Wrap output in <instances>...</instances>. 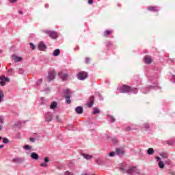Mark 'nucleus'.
Here are the masks:
<instances>
[{
	"instance_id": "nucleus-39",
	"label": "nucleus",
	"mask_w": 175,
	"mask_h": 175,
	"mask_svg": "<svg viewBox=\"0 0 175 175\" xmlns=\"http://www.w3.org/2000/svg\"><path fill=\"white\" fill-rule=\"evenodd\" d=\"M29 45H30V47H31L32 50H35V45L33 44V43L30 42Z\"/></svg>"
},
{
	"instance_id": "nucleus-52",
	"label": "nucleus",
	"mask_w": 175,
	"mask_h": 175,
	"mask_svg": "<svg viewBox=\"0 0 175 175\" xmlns=\"http://www.w3.org/2000/svg\"><path fill=\"white\" fill-rule=\"evenodd\" d=\"M17 0H10V2L11 3H14V2H16Z\"/></svg>"
},
{
	"instance_id": "nucleus-15",
	"label": "nucleus",
	"mask_w": 175,
	"mask_h": 175,
	"mask_svg": "<svg viewBox=\"0 0 175 175\" xmlns=\"http://www.w3.org/2000/svg\"><path fill=\"white\" fill-rule=\"evenodd\" d=\"M31 159L38 161L39 159V154H38V153H36V152H31Z\"/></svg>"
},
{
	"instance_id": "nucleus-57",
	"label": "nucleus",
	"mask_w": 175,
	"mask_h": 175,
	"mask_svg": "<svg viewBox=\"0 0 175 175\" xmlns=\"http://www.w3.org/2000/svg\"><path fill=\"white\" fill-rule=\"evenodd\" d=\"M0 148H3V145H0Z\"/></svg>"
},
{
	"instance_id": "nucleus-25",
	"label": "nucleus",
	"mask_w": 175,
	"mask_h": 175,
	"mask_svg": "<svg viewBox=\"0 0 175 175\" xmlns=\"http://www.w3.org/2000/svg\"><path fill=\"white\" fill-rule=\"evenodd\" d=\"M57 107V102L53 101L51 103V105H50V109H54Z\"/></svg>"
},
{
	"instance_id": "nucleus-48",
	"label": "nucleus",
	"mask_w": 175,
	"mask_h": 175,
	"mask_svg": "<svg viewBox=\"0 0 175 175\" xmlns=\"http://www.w3.org/2000/svg\"><path fill=\"white\" fill-rule=\"evenodd\" d=\"M161 156L163 158H167V154H161Z\"/></svg>"
},
{
	"instance_id": "nucleus-16",
	"label": "nucleus",
	"mask_w": 175,
	"mask_h": 175,
	"mask_svg": "<svg viewBox=\"0 0 175 175\" xmlns=\"http://www.w3.org/2000/svg\"><path fill=\"white\" fill-rule=\"evenodd\" d=\"M12 59L15 62H20V61H21V59H23V58H21V57L17 56L16 55H12Z\"/></svg>"
},
{
	"instance_id": "nucleus-50",
	"label": "nucleus",
	"mask_w": 175,
	"mask_h": 175,
	"mask_svg": "<svg viewBox=\"0 0 175 175\" xmlns=\"http://www.w3.org/2000/svg\"><path fill=\"white\" fill-rule=\"evenodd\" d=\"M2 129H3V126L0 123V131H2Z\"/></svg>"
},
{
	"instance_id": "nucleus-33",
	"label": "nucleus",
	"mask_w": 175,
	"mask_h": 175,
	"mask_svg": "<svg viewBox=\"0 0 175 175\" xmlns=\"http://www.w3.org/2000/svg\"><path fill=\"white\" fill-rule=\"evenodd\" d=\"M165 165H172V161L170 159H167L165 161Z\"/></svg>"
},
{
	"instance_id": "nucleus-21",
	"label": "nucleus",
	"mask_w": 175,
	"mask_h": 175,
	"mask_svg": "<svg viewBox=\"0 0 175 175\" xmlns=\"http://www.w3.org/2000/svg\"><path fill=\"white\" fill-rule=\"evenodd\" d=\"M13 162L15 163H21V162H23V159H21L20 157H16L13 159Z\"/></svg>"
},
{
	"instance_id": "nucleus-29",
	"label": "nucleus",
	"mask_w": 175,
	"mask_h": 175,
	"mask_svg": "<svg viewBox=\"0 0 175 175\" xmlns=\"http://www.w3.org/2000/svg\"><path fill=\"white\" fill-rule=\"evenodd\" d=\"M99 113H100V111H99V109L98 108H94L93 109V114H99Z\"/></svg>"
},
{
	"instance_id": "nucleus-42",
	"label": "nucleus",
	"mask_w": 175,
	"mask_h": 175,
	"mask_svg": "<svg viewBox=\"0 0 175 175\" xmlns=\"http://www.w3.org/2000/svg\"><path fill=\"white\" fill-rule=\"evenodd\" d=\"M42 79H39L36 83L37 85H40V83H42Z\"/></svg>"
},
{
	"instance_id": "nucleus-46",
	"label": "nucleus",
	"mask_w": 175,
	"mask_h": 175,
	"mask_svg": "<svg viewBox=\"0 0 175 175\" xmlns=\"http://www.w3.org/2000/svg\"><path fill=\"white\" fill-rule=\"evenodd\" d=\"M92 3H94V0H88L89 5H92Z\"/></svg>"
},
{
	"instance_id": "nucleus-35",
	"label": "nucleus",
	"mask_w": 175,
	"mask_h": 175,
	"mask_svg": "<svg viewBox=\"0 0 175 175\" xmlns=\"http://www.w3.org/2000/svg\"><path fill=\"white\" fill-rule=\"evenodd\" d=\"M4 120L5 118H3V116H0V124H3Z\"/></svg>"
},
{
	"instance_id": "nucleus-53",
	"label": "nucleus",
	"mask_w": 175,
	"mask_h": 175,
	"mask_svg": "<svg viewBox=\"0 0 175 175\" xmlns=\"http://www.w3.org/2000/svg\"><path fill=\"white\" fill-rule=\"evenodd\" d=\"M45 92H50V89L47 88L46 90H44Z\"/></svg>"
},
{
	"instance_id": "nucleus-18",
	"label": "nucleus",
	"mask_w": 175,
	"mask_h": 175,
	"mask_svg": "<svg viewBox=\"0 0 175 175\" xmlns=\"http://www.w3.org/2000/svg\"><path fill=\"white\" fill-rule=\"evenodd\" d=\"M148 9L150 12H158L159 10V8L157 6H149Z\"/></svg>"
},
{
	"instance_id": "nucleus-44",
	"label": "nucleus",
	"mask_w": 175,
	"mask_h": 175,
	"mask_svg": "<svg viewBox=\"0 0 175 175\" xmlns=\"http://www.w3.org/2000/svg\"><path fill=\"white\" fill-rule=\"evenodd\" d=\"M109 157H114V155H116V152H111L109 154Z\"/></svg>"
},
{
	"instance_id": "nucleus-20",
	"label": "nucleus",
	"mask_w": 175,
	"mask_h": 175,
	"mask_svg": "<svg viewBox=\"0 0 175 175\" xmlns=\"http://www.w3.org/2000/svg\"><path fill=\"white\" fill-rule=\"evenodd\" d=\"M135 129H136V127H135V125H132L131 126L126 127L125 131H126V132H129V131H135Z\"/></svg>"
},
{
	"instance_id": "nucleus-4",
	"label": "nucleus",
	"mask_w": 175,
	"mask_h": 175,
	"mask_svg": "<svg viewBox=\"0 0 175 175\" xmlns=\"http://www.w3.org/2000/svg\"><path fill=\"white\" fill-rule=\"evenodd\" d=\"M44 32L46 33V35H49V38H51V39H57L58 38V34L54 31L44 30Z\"/></svg>"
},
{
	"instance_id": "nucleus-59",
	"label": "nucleus",
	"mask_w": 175,
	"mask_h": 175,
	"mask_svg": "<svg viewBox=\"0 0 175 175\" xmlns=\"http://www.w3.org/2000/svg\"><path fill=\"white\" fill-rule=\"evenodd\" d=\"M0 140H2V137H0Z\"/></svg>"
},
{
	"instance_id": "nucleus-3",
	"label": "nucleus",
	"mask_w": 175,
	"mask_h": 175,
	"mask_svg": "<svg viewBox=\"0 0 175 175\" xmlns=\"http://www.w3.org/2000/svg\"><path fill=\"white\" fill-rule=\"evenodd\" d=\"M64 97L66 99V103L68 105H70V103H72V101L70 100V96H72V91H70V90L69 89H66L64 90Z\"/></svg>"
},
{
	"instance_id": "nucleus-49",
	"label": "nucleus",
	"mask_w": 175,
	"mask_h": 175,
	"mask_svg": "<svg viewBox=\"0 0 175 175\" xmlns=\"http://www.w3.org/2000/svg\"><path fill=\"white\" fill-rule=\"evenodd\" d=\"M29 140H30V142H31V143H33V142H35V138L31 137V138L29 139Z\"/></svg>"
},
{
	"instance_id": "nucleus-51",
	"label": "nucleus",
	"mask_w": 175,
	"mask_h": 175,
	"mask_svg": "<svg viewBox=\"0 0 175 175\" xmlns=\"http://www.w3.org/2000/svg\"><path fill=\"white\" fill-rule=\"evenodd\" d=\"M172 80L174 81V83H175V75L172 76Z\"/></svg>"
},
{
	"instance_id": "nucleus-31",
	"label": "nucleus",
	"mask_w": 175,
	"mask_h": 175,
	"mask_svg": "<svg viewBox=\"0 0 175 175\" xmlns=\"http://www.w3.org/2000/svg\"><path fill=\"white\" fill-rule=\"evenodd\" d=\"M3 98V92H2V90H0V103L2 102Z\"/></svg>"
},
{
	"instance_id": "nucleus-56",
	"label": "nucleus",
	"mask_w": 175,
	"mask_h": 175,
	"mask_svg": "<svg viewBox=\"0 0 175 175\" xmlns=\"http://www.w3.org/2000/svg\"><path fill=\"white\" fill-rule=\"evenodd\" d=\"M45 8H49V4H46Z\"/></svg>"
},
{
	"instance_id": "nucleus-9",
	"label": "nucleus",
	"mask_w": 175,
	"mask_h": 175,
	"mask_svg": "<svg viewBox=\"0 0 175 175\" xmlns=\"http://www.w3.org/2000/svg\"><path fill=\"white\" fill-rule=\"evenodd\" d=\"M55 79V70H51L49 72L48 79L50 81Z\"/></svg>"
},
{
	"instance_id": "nucleus-11",
	"label": "nucleus",
	"mask_w": 175,
	"mask_h": 175,
	"mask_svg": "<svg viewBox=\"0 0 175 175\" xmlns=\"http://www.w3.org/2000/svg\"><path fill=\"white\" fill-rule=\"evenodd\" d=\"M52 120H53V113L48 112L45 115V120L46 121V122H50V121H51Z\"/></svg>"
},
{
	"instance_id": "nucleus-37",
	"label": "nucleus",
	"mask_w": 175,
	"mask_h": 175,
	"mask_svg": "<svg viewBox=\"0 0 175 175\" xmlns=\"http://www.w3.org/2000/svg\"><path fill=\"white\" fill-rule=\"evenodd\" d=\"M18 73H19V75H23L24 73V69L20 68L18 70Z\"/></svg>"
},
{
	"instance_id": "nucleus-36",
	"label": "nucleus",
	"mask_w": 175,
	"mask_h": 175,
	"mask_svg": "<svg viewBox=\"0 0 175 175\" xmlns=\"http://www.w3.org/2000/svg\"><path fill=\"white\" fill-rule=\"evenodd\" d=\"M8 73L13 75L14 73V70L12 68H10L8 70Z\"/></svg>"
},
{
	"instance_id": "nucleus-45",
	"label": "nucleus",
	"mask_w": 175,
	"mask_h": 175,
	"mask_svg": "<svg viewBox=\"0 0 175 175\" xmlns=\"http://www.w3.org/2000/svg\"><path fill=\"white\" fill-rule=\"evenodd\" d=\"M90 57H86V58H85V63H86V64H90Z\"/></svg>"
},
{
	"instance_id": "nucleus-13",
	"label": "nucleus",
	"mask_w": 175,
	"mask_h": 175,
	"mask_svg": "<svg viewBox=\"0 0 175 175\" xmlns=\"http://www.w3.org/2000/svg\"><path fill=\"white\" fill-rule=\"evenodd\" d=\"M151 88H152L153 90H155V88H158V86L157 85H150L148 88H147V92H146V90L144 89H142V91L143 92V94H147L150 90H151Z\"/></svg>"
},
{
	"instance_id": "nucleus-19",
	"label": "nucleus",
	"mask_w": 175,
	"mask_h": 175,
	"mask_svg": "<svg viewBox=\"0 0 175 175\" xmlns=\"http://www.w3.org/2000/svg\"><path fill=\"white\" fill-rule=\"evenodd\" d=\"M75 111L77 114H83V108L82 107L79 106L75 108Z\"/></svg>"
},
{
	"instance_id": "nucleus-2",
	"label": "nucleus",
	"mask_w": 175,
	"mask_h": 175,
	"mask_svg": "<svg viewBox=\"0 0 175 175\" xmlns=\"http://www.w3.org/2000/svg\"><path fill=\"white\" fill-rule=\"evenodd\" d=\"M121 172H126L128 175H140V171L136 167H130L127 170H125L124 167H120Z\"/></svg>"
},
{
	"instance_id": "nucleus-22",
	"label": "nucleus",
	"mask_w": 175,
	"mask_h": 175,
	"mask_svg": "<svg viewBox=\"0 0 175 175\" xmlns=\"http://www.w3.org/2000/svg\"><path fill=\"white\" fill-rule=\"evenodd\" d=\"M59 53H61L59 49H55L53 53V57H58V55H59Z\"/></svg>"
},
{
	"instance_id": "nucleus-28",
	"label": "nucleus",
	"mask_w": 175,
	"mask_h": 175,
	"mask_svg": "<svg viewBox=\"0 0 175 175\" xmlns=\"http://www.w3.org/2000/svg\"><path fill=\"white\" fill-rule=\"evenodd\" d=\"M96 162L97 165H103V163H104L103 160L102 159H97L96 160Z\"/></svg>"
},
{
	"instance_id": "nucleus-17",
	"label": "nucleus",
	"mask_w": 175,
	"mask_h": 175,
	"mask_svg": "<svg viewBox=\"0 0 175 175\" xmlns=\"http://www.w3.org/2000/svg\"><path fill=\"white\" fill-rule=\"evenodd\" d=\"M144 62L145 64H151V62H152V59L151 58V57L146 56L144 57Z\"/></svg>"
},
{
	"instance_id": "nucleus-5",
	"label": "nucleus",
	"mask_w": 175,
	"mask_h": 175,
	"mask_svg": "<svg viewBox=\"0 0 175 175\" xmlns=\"http://www.w3.org/2000/svg\"><path fill=\"white\" fill-rule=\"evenodd\" d=\"M59 77L62 80L65 81L68 79V71L67 70H62L60 72H59Z\"/></svg>"
},
{
	"instance_id": "nucleus-1",
	"label": "nucleus",
	"mask_w": 175,
	"mask_h": 175,
	"mask_svg": "<svg viewBox=\"0 0 175 175\" xmlns=\"http://www.w3.org/2000/svg\"><path fill=\"white\" fill-rule=\"evenodd\" d=\"M120 92L122 94H126L128 92H132L133 94H137V88H131L130 86L123 85L120 88H118Z\"/></svg>"
},
{
	"instance_id": "nucleus-38",
	"label": "nucleus",
	"mask_w": 175,
	"mask_h": 175,
	"mask_svg": "<svg viewBox=\"0 0 175 175\" xmlns=\"http://www.w3.org/2000/svg\"><path fill=\"white\" fill-rule=\"evenodd\" d=\"M3 143L7 144V143H9V139H8V138H3Z\"/></svg>"
},
{
	"instance_id": "nucleus-7",
	"label": "nucleus",
	"mask_w": 175,
	"mask_h": 175,
	"mask_svg": "<svg viewBox=\"0 0 175 175\" xmlns=\"http://www.w3.org/2000/svg\"><path fill=\"white\" fill-rule=\"evenodd\" d=\"M88 77V75L86 72H81L78 74L79 80H85Z\"/></svg>"
},
{
	"instance_id": "nucleus-12",
	"label": "nucleus",
	"mask_w": 175,
	"mask_h": 175,
	"mask_svg": "<svg viewBox=\"0 0 175 175\" xmlns=\"http://www.w3.org/2000/svg\"><path fill=\"white\" fill-rule=\"evenodd\" d=\"M38 49L40 50V51H44L46 49V44L43 42H40L38 44Z\"/></svg>"
},
{
	"instance_id": "nucleus-8",
	"label": "nucleus",
	"mask_w": 175,
	"mask_h": 175,
	"mask_svg": "<svg viewBox=\"0 0 175 175\" xmlns=\"http://www.w3.org/2000/svg\"><path fill=\"white\" fill-rule=\"evenodd\" d=\"M94 100H95V97L94 96H90L88 102L87 103V106L88 107H92V106H94Z\"/></svg>"
},
{
	"instance_id": "nucleus-30",
	"label": "nucleus",
	"mask_w": 175,
	"mask_h": 175,
	"mask_svg": "<svg viewBox=\"0 0 175 175\" xmlns=\"http://www.w3.org/2000/svg\"><path fill=\"white\" fill-rule=\"evenodd\" d=\"M109 120H110L111 122H114L116 121V118L113 117L112 116H108Z\"/></svg>"
},
{
	"instance_id": "nucleus-40",
	"label": "nucleus",
	"mask_w": 175,
	"mask_h": 175,
	"mask_svg": "<svg viewBox=\"0 0 175 175\" xmlns=\"http://www.w3.org/2000/svg\"><path fill=\"white\" fill-rule=\"evenodd\" d=\"M112 142L115 144H117L118 143V140H117L116 138H112Z\"/></svg>"
},
{
	"instance_id": "nucleus-32",
	"label": "nucleus",
	"mask_w": 175,
	"mask_h": 175,
	"mask_svg": "<svg viewBox=\"0 0 175 175\" xmlns=\"http://www.w3.org/2000/svg\"><path fill=\"white\" fill-rule=\"evenodd\" d=\"M23 148H24L25 150H26L27 151H28V150H31V146H29V145H25V146L23 147Z\"/></svg>"
},
{
	"instance_id": "nucleus-41",
	"label": "nucleus",
	"mask_w": 175,
	"mask_h": 175,
	"mask_svg": "<svg viewBox=\"0 0 175 175\" xmlns=\"http://www.w3.org/2000/svg\"><path fill=\"white\" fill-rule=\"evenodd\" d=\"M64 174L65 175H73V174L72 172H69V171H66L64 172Z\"/></svg>"
},
{
	"instance_id": "nucleus-43",
	"label": "nucleus",
	"mask_w": 175,
	"mask_h": 175,
	"mask_svg": "<svg viewBox=\"0 0 175 175\" xmlns=\"http://www.w3.org/2000/svg\"><path fill=\"white\" fill-rule=\"evenodd\" d=\"M175 144V139L174 141H170L168 142V144H170V146H172V144Z\"/></svg>"
},
{
	"instance_id": "nucleus-14",
	"label": "nucleus",
	"mask_w": 175,
	"mask_h": 175,
	"mask_svg": "<svg viewBox=\"0 0 175 175\" xmlns=\"http://www.w3.org/2000/svg\"><path fill=\"white\" fill-rule=\"evenodd\" d=\"M44 161V163H42L40 164V166L42 167H47V166H48L47 163H48V162H50V159H49V157H45Z\"/></svg>"
},
{
	"instance_id": "nucleus-23",
	"label": "nucleus",
	"mask_w": 175,
	"mask_h": 175,
	"mask_svg": "<svg viewBox=\"0 0 175 175\" xmlns=\"http://www.w3.org/2000/svg\"><path fill=\"white\" fill-rule=\"evenodd\" d=\"M111 30H106L104 31L103 36L107 37L111 34Z\"/></svg>"
},
{
	"instance_id": "nucleus-47",
	"label": "nucleus",
	"mask_w": 175,
	"mask_h": 175,
	"mask_svg": "<svg viewBox=\"0 0 175 175\" xmlns=\"http://www.w3.org/2000/svg\"><path fill=\"white\" fill-rule=\"evenodd\" d=\"M56 121H57V122H61V119L59 116H56Z\"/></svg>"
},
{
	"instance_id": "nucleus-6",
	"label": "nucleus",
	"mask_w": 175,
	"mask_h": 175,
	"mask_svg": "<svg viewBox=\"0 0 175 175\" xmlns=\"http://www.w3.org/2000/svg\"><path fill=\"white\" fill-rule=\"evenodd\" d=\"M0 84L1 85L3 86V85H6V83H5V81H6L7 83H9L10 81V79L8 77H5V75H2L0 77Z\"/></svg>"
},
{
	"instance_id": "nucleus-34",
	"label": "nucleus",
	"mask_w": 175,
	"mask_h": 175,
	"mask_svg": "<svg viewBox=\"0 0 175 175\" xmlns=\"http://www.w3.org/2000/svg\"><path fill=\"white\" fill-rule=\"evenodd\" d=\"M144 128H145L146 129H150V124H148V123H145L144 124Z\"/></svg>"
},
{
	"instance_id": "nucleus-54",
	"label": "nucleus",
	"mask_w": 175,
	"mask_h": 175,
	"mask_svg": "<svg viewBox=\"0 0 175 175\" xmlns=\"http://www.w3.org/2000/svg\"><path fill=\"white\" fill-rule=\"evenodd\" d=\"M81 175H90V174H88V173L83 172L81 174Z\"/></svg>"
},
{
	"instance_id": "nucleus-27",
	"label": "nucleus",
	"mask_w": 175,
	"mask_h": 175,
	"mask_svg": "<svg viewBox=\"0 0 175 175\" xmlns=\"http://www.w3.org/2000/svg\"><path fill=\"white\" fill-rule=\"evenodd\" d=\"M147 154L148 155H152L154 154V149L152 148H150L148 149Z\"/></svg>"
},
{
	"instance_id": "nucleus-26",
	"label": "nucleus",
	"mask_w": 175,
	"mask_h": 175,
	"mask_svg": "<svg viewBox=\"0 0 175 175\" xmlns=\"http://www.w3.org/2000/svg\"><path fill=\"white\" fill-rule=\"evenodd\" d=\"M83 157L85 159H87L88 161L91 159L92 158V155H90V154H83Z\"/></svg>"
},
{
	"instance_id": "nucleus-10",
	"label": "nucleus",
	"mask_w": 175,
	"mask_h": 175,
	"mask_svg": "<svg viewBox=\"0 0 175 175\" xmlns=\"http://www.w3.org/2000/svg\"><path fill=\"white\" fill-rule=\"evenodd\" d=\"M156 160L157 161V162H159L158 163V166L160 169H165V163H163V161H161V157H156Z\"/></svg>"
},
{
	"instance_id": "nucleus-55",
	"label": "nucleus",
	"mask_w": 175,
	"mask_h": 175,
	"mask_svg": "<svg viewBox=\"0 0 175 175\" xmlns=\"http://www.w3.org/2000/svg\"><path fill=\"white\" fill-rule=\"evenodd\" d=\"M18 13H19L20 14L23 15V12H22L21 10H19V11H18Z\"/></svg>"
},
{
	"instance_id": "nucleus-58",
	"label": "nucleus",
	"mask_w": 175,
	"mask_h": 175,
	"mask_svg": "<svg viewBox=\"0 0 175 175\" xmlns=\"http://www.w3.org/2000/svg\"><path fill=\"white\" fill-rule=\"evenodd\" d=\"M118 6H119V7L121 6V4H118Z\"/></svg>"
},
{
	"instance_id": "nucleus-24",
	"label": "nucleus",
	"mask_w": 175,
	"mask_h": 175,
	"mask_svg": "<svg viewBox=\"0 0 175 175\" xmlns=\"http://www.w3.org/2000/svg\"><path fill=\"white\" fill-rule=\"evenodd\" d=\"M116 154L118 155H122L124 154V150L122 149L118 148L116 149Z\"/></svg>"
}]
</instances>
